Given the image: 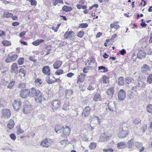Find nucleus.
<instances>
[{
	"label": "nucleus",
	"instance_id": "1",
	"mask_svg": "<svg viewBox=\"0 0 152 152\" xmlns=\"http://www.w3.org/2000/svg\"><path fill=\"white\" fill-rule=\"evenodd\" d=\"M28 91L29 97H34L35 101L37 102H41L44 97L40 91L33 87L28 89Z\"/></svg>",
	"mask_w": 152,
	"mask_h": 152
},
{
	"label": "nucleus",
	"instance_id": "2",
	"mask_svg": "<svg viewBox=\"0 0 152 152\" xmlns=\"http://www.w3.org/2000/svg\"><path fill=\"white\" fill-rule=\"evenodd\" d=\"M128 129L127 126H124L120 129L118 134V137L120 138L125 137L128 134Z\"/></svg>",
	"mask_w": 152,
	"mask_h": 152
},
{
	"label": "nucleus",
	"instance_id": "3",
	"mask_svg": "<svg viewBox=\"0 0 152 152\" xmlns=\"http://www.w3.org/2000/svg\"><path fill=\"white\" fill-rule=\"evenodd\" d=\"M110 131L104 132L99 138V141L102 142L109 140L111 137V135L109 134Z\"/></svg>",
	"mask_w": 152,
	"mask_h": 152
},
{
	"label": "nucleus",
	"instance_id": "4",
	"mask_svg": "<svg viewBox=\"0 0 152 152\" xmlns=\"http://www.w3.org/2000/svg\"><path fill=\"white\" fill-rule=\"evenodd\" d=\"M32 108L31 105L25 103L23 107V111L24 114H28L30 112Z\"/></svg>",
	"mask_w": 152,
	"mask_h": 152
},
{
	"label": "nucleus",
	"instance_id": "5",
	"mask_svg": "<svg viewBox=\"0 0 152 152\" xmlns=\"http://www.w3.org/2000/svg\"><path fill=\"white\" fill-rule=\"evenodd\" d=\"M61 101L58 100H53L51 102L53 106L52 109L56 110L59 108L61 104Z\"/></svg>",
	"mask_w": 152,
	"mask_h": 152
},
{
	"label": "nucleus",
	"instance_id": "6",
	"mask_svg": "<svg viewBox=\"0 0 152 152\" xmlns=\"http://www.w3.org/2000/svg\"><path fill=\"white\" fill-rule=\"evenodd\" d=\"M14 109L18 111L20 108L21 105V101L20 99L14 100L12 104Z\"/></svg>",
	"mask_w": 152,
	"mask_h": 152
},
{
	"label": "nucleus",
	"instance_id": "7",
	"mask_svg": "<svg viewBox=\"0 0 152 152\" xmlns=\"http://www.w3.org/2000/svg\"><path fill=\"white\" fill-rule=\"evenodd\" d=\"M52 144L51 140L49 139L46 138L41 142L40 145L43 147L48 148Z\"/></svg>",
	"mask_w": 152,
	"mask_h": 152
},
{
	"label": "nucleus",
	"instance_id": "8",
	"mask_svg": "<svg viewBox=\"0 0 152 152\" xmlns=\"http://www.w3.org/2000/svg\"><path fill=\"white\" fill-rule=\"evenodd\" d=\"M118 98L121 101L124 100L126 97V93L124 90L120 89L118 93Z\"/></svg>",
	"mask_w": 152,
	"mask_h": 152
},
{
	"label": "nucleus",
	"instance_id": "9",
	"mask_svg": "<svg viewBox=\"0 0 152 152\" xmlns=\"http://www.w3.org/2000/svg\"><path fill=\"white\" fill-rule=\"evenodd\" d=\"M20 95L23 99L28 97L29 96L28 89H25L21 90L20 92Z\"/></svg>",
	"mask_w": 152,
	"mask_h": 152
},
{
	"label": "nucleus",
	"instance_id": "10",
	"mask_svg": "<svg viewBox=\"0 0 152 152\" xmlns=\"http://www.w3.org/2000/svg\"><path fill=\"white\" fill-rule=\"evenodd\" d=\"M2 113V117L4 118H8L11 115L10 111L9 109L3 110Z\"/></svg>",
	"mask_w": 152,
	"mask_h": 152
},
{
	"label": "nucleus",
	"instance_id": "11",
	"mask_svg": "<svg viewBox=\"0 0 152 152\" xmlns=\"http://www.w3.org/2000/svg\"><path fill=\"white\" fill-rule=\"evenodd\" d=\"M151 70V68L148 65L144 64L142 66L141 71L143 73L147 75L148 74V71H149Z\"/></svg>",
	"mask_w": 152,
	"mask_h": 152
},
{
	"label": "nucleus",
	"instance_id": "12",
	"mask_svg": "<svg viewBox=\"0 0 152 152\" xmlns=\"http://www.w3.org/2000/svg\"><path fill=\"white\" fill-rule=\"evenodd\" d=\"M42 71L44 74L47 75V76L50 75V69L48 66H44L42 68Z\"/></svg>",
	"mask_w": 152,
	"mask_h": 152
},
{
	"label": "nucleus",
	"instance_id": "13",
	"mask_svg": "<svg viewBox=\"0 0 152 152\" xmlns=\"http://www.w3.org/2000/svg\"><path fill=\"white\" fill-rule=\"evenodd\" d=\"M18 66L17 64L13 63L11 66L10 72L12 73H17L18 72Z\"/></svg>",
	"mask_w": 152,
	"mask_h": 152
},
{
	"label": "nucleus",
	"instance_id": "14",
	"mask_svg": "<svg viewBox=\"0 0 152 152\" xmlns=\"http://www.w3.org/2000/svg\"><path fill=\"white\" fill-rule=\"evenodd\" d=\"M91 108L89 106H87L83 110V112L82 113V115L83 117L87 116L90 113L91 110Z\"/></svg>",
	"mask_w": 152,
	"mask_h": 152
},
{
	"label": "nucleus",
	"instance_id": "15",
	"mask_svg": "<svg viewBox=\"0 0 152 152\" xmlns=\"http://www.w3.org/2000/svg\"><path fill=\"white\" fill-rule=\"evenodd\" d=\"M108 109L111 111H113L115 109L116 107L115 105V103L114 102H110L108 104Z\"/></svg>",
	"mask_w": 152,
	"mask_h": 152
},
{
	"label": "nucleus",
	"instance_id": "16",
	"mask_svg": "<svg viewBox=\"0 0 152 152\" xmlns=\"http://www.w3.org/2000/svg\"><path fill=\"white\" fill-rule=\"evenodd\" d=\"M70 129L68 126H66L63 130V134L64 137L68 136L70 134Z\"/></svg>",
	"mask_w": 152,
	"mask_h": 152
},
{
	"label": "nucleus",
	"instance_id": "17",
	"mask_svg": "<svg viewBox=\"0 0 152 152\" xmlns=\"http://www.w3.org/2000/svg\"><path fill=\"white\" fill-rule=\"evenodd\" d=\"M137 55L138 58L142 59L145 57L146 53L144 51L140 50L137 53Z\"/></svg>",
	"mask_w": 152,
	"mask_h": 152
},
{
	"label": "nucleus",
	"instance_id": "18",
	"mask_svg": "<svg viewBox=\"0 0 152 152\" xmlns=\"http://www.w3.org/2000/svg\"><path fill=\"white\" fill-rule=\"evenodd\" d=\"M73 91L71 89H66L65 92V97L66 98H69L70 96L72 95Z\"/></svg>",
	"mask_w": 152,
	"mask_h": 152
},
{
	"label": "nucleus",
	"instance_id": "19",
	"mask_svg": "<svg viewBox=\"0 0 152 152\" xmlns=\"http://www.w3.org/2000/svg\"><path fill=\"white\" fill-rule=\"evenodd\" d=\"M74 34L72 31H66L64 35V37L65 39H67L70 37Z\"/></svg>",
	"mask_w": 152,
	"mask_h": 152
},
{
	"label": "nucleus",
	"instance_id": "20",
	"mask_svg": "<svg viewBox=\"0 0 152 152\" xmlns=\"http://www.w3.org/2000/svg\"><path fill=\"white\" fill-rule=\"evenodd\" d=\"M14 122L12 119H10L7 124V127L10 129H12L14 127Z\"/></svg>",
	"mask_w": 152,
	"mask_h": 152
},
{
	"label": "nucleus",
	"instance_id": "21",
	"mask_svg": "<svg viewBox=\"0 0 152 152\" xmlns=\"http://www.w3.org/2000/svg\"><path fill=\"white\" fill-rule=\"evenodd\" d=\"M62 64V61H57L55 63L53 64V66L54 68L55 69H58L60 66H61Z\"/></svg>",
	"mask_w": 152,
	"mask_h": 152
},
{
	"label": "nucleus",
	"instance_id": "22",
	"mask_svg": "<svg viewBox=\"0 0 152 152\" xmlns=\"http://www.w3.org/2000/svg\"><path fill=\"white\" fill-rule=\"evenodd\" d=\"M117 145L118 148L119 149H122L126 147V144L123 142L118 143Z\"/></svg>",
	"mask_w": 152,
	"mask_h": 152
},
{
	"label": "nucleus",
	"instance_id": "23",
	"mask_svg": "<svg viewBox=\"0 0 152 152\" xmlns=\"http://www.w3.org/2000/svg\"><path fill=\"white\" fill-rule=\"evenodd\" d=\"M114 91V87H111L107 90L106 93L108 95L112 96L113 94Z\"/></svg>",
	"mask_w": 152,
	"mask_h": 152
},
{
	"label": "nucleus",
	"instance_id": "24",
	"mask_svg": "<svg viewBox=\"0 0 152 152\" xmlns=\"http://www.w3.org/2000/svg\"><path fill=\"white\" fill-rule=\"evenodd\" d=\"M62 9V10L66 12H70L72 10V8L71 7L66 5L64 6Z\"/></svg>",
	"mask_w": 152,
	"mask_h": 152
},
{
	"label": "nucleus",
	"instance_id": "25",
	"mask_svg": "<svg viewBox=\"0 0 152 152\" xmlns=\"http://www.w3.org/2000/svg\"><path fill=\"white\" fill-rule=\"evenodd\" d=\"M35 85L39 87L42 83V81L41 79L37 78L34 81Z\"/></svg>",
	"mask_w": 152,
	"mask_h": 152
},
{
	"label": "nucleus",
	"instance_id": "26",
	"mask_svg": "<svg viewBox=\"0 0 152 152\" xmlns=\"http://www.w3.org/2000/svg\"><path fill=\"white\" fill-rule=\"evenodd\" d=\"M44 40L42 39H38L32 42V44L34 45L37 46L41 43L44 42Z\"/></svg>",
	"mask_w": 152,
	"mask_h": 152
},
{
	"label": "nucleus",
	"instance_id": "27",
	"mask_svg": "<svg viewBox=\"0 0 152 152\" xmlns=\"http://www.w3.org/2000/svg\"><path fill=\"white\" fill-rule=\"evenodd\" d=\"M46 81L49 84H51L54 83L53 80L50 78V75H48L46 78Z\"/></svg>",
	"mask_w": 152,
	"mask_h": 152
},
{
	"label": "nucleus",
	"instance_id": "28",
	"mask_svg": "<svg viewBox=\"0 0 152 152\" xmlns=\"http://www.w3.org/2000/svg\"><path fill=\"white\" fill-rule=\"evenodd\" d=\"M118 84L120 86H122L124 84V78L122 77H121L118 78Z\"/></svg>",
	"mask_w": 152,
	"mask_h": 152
},
{
	"label": "nucleus",
	"instance_id": "29",
	"mask_svg": "<svg viewBox=\"0 0 152 152\" xmlns=\"http://www.w3.org/2000/svg\"><path fill=\"white\" fill-rule=\"evenodd\" d=\"M127 144L128 148H132L134 146V140L132 139L129 141Z\"/></svg>",
	"mask_w": 152,
	"mask_h": 152
},
{
	"label": "nucleus",
	"instance_id": "30",
	"mask_svg": "<svg viewBox=\"0 0 152 152\" xmlns=\"http://www.w3.org/2000/svg\"><path fill=\"white\" fill-rule=\"evenodd\" d=\"M100 95L99 94H96L94 95V100L95 101H97L100 100Z\"/></svg>",
	"mask_w": 152,
	"mask_h": 152
},
{
	"label": "nucleus",
	"instance_id": "31",
	"mask_svg": "<svg viewBox=\"0 0 152 152\" xmlns=\"http://www.w3.org/2000/svg\"><path fill=\"white\" fill-rule=\"evenodd\" d=\"M8 56L10 57L11 58V59L13 61L15 60L18 58L17 55L15 54H12L10 55L9 54Z\"/></svg>",
	"mask_w": 152,
	"mask_h": 152
},
{
	"label": "nucleus",
	"instance_id": "32",
	"mask_svg": "<svg viewBox=\"0 0 152 152\" xmlns=\"http://www.w3.org/2000/svg\"><path fill=\"white\" fill-rule=\"evenodd\" d=\"M69 105L67 102H65L63 106L62 109L65 110H67L69 109Z\"/></svg>",
	"mask_w": 152,
	"mask_h": 152
},
{
	"label": "nucleus",
	"instance_id": "33",
	"mask_svg": "<svg viewBox=\"0 0 152 152\" xmlns=\"http://www.w3.org/2000/svg\"><path fill=\"white\" fill-rule=\"evenodd\" d=\"M147 111L149 113H152V104H148L146 107Z\"/></svg>",
	"mask_w": 152,
	"mask_h": 152
},
{
	"label": "nucleus",
	"instance_id": "34",
	"mask_svg": "<svg viewBox=\"0 0 152 152\" xmlns=\"http://www.w3.org/2000/svg\"><path fill=\"white\" fill-rule=\"evenodd\" d=\"M96 143L95 142H91L89 145V147L91 149H94L96 147Z\"/></svg>",
	"mask_w": 152,
	"mask_h": 152
},
{
	"label": "nucleus",
	"instance_id": "35",
	"mask_svg": "<svg viewBox=\"0 0 152 152\" xmlns=\"http://www.w3.org/2000/svg\"><path fill=\"white\" fill-rule=\"evenodd\" d=\"M134 145L136 147L139 149L140 148L142 145V143L141 142H136L134 143Z\"/></svg>",
	"mask_w": 152,
	"mask_h": 152
},
{
	"label": "nucleus",
	"instance_id": "36",
	"mask_svg": "<svg viewBox=\"0 0 152 152\" xmlns=\"http://www.w3.org/2000/svg\"><path fill=\"white\" fill-rule=\"evenodd\" d=\"M15 82V81L10 80V83L8 84V85L7 86L8 88H12L14 84V83Z\"/></svg>",
	"mask_w": 152,
	"mask_h": 152
},
{
	"label": "nucleus",
	"instance_id": "37",
	"mask_svg": "<svg viewBox=\"0 0 152 152\" xmlns=\"http://www.w3.org/2000/svg\"><path fill=\"white\" fill-rule=\"evenodd\" d=\"M99 70H103L102 71L103 72H107L108 71V69L106 67L103 66H100L98 67Z\"/></svg>",
	"mask_w": 152,
	"mask_h": 152
},
{
	"label": "nucleus",
	"instance_id": "38",
	"mask_svg": "<svg viewBox=\"0 0 152 152\" xmlns=\"http://www.w3.org/2000/svg\"><path fill=\"white\" fill-rule=\"evenodd\" d=\"M2 43L4 46H7L11 45V42L7 40H4L2 41Z\"/></svg>",
	"mask_w": 152,
	"mask_h": 152
},
{
	"label": "nucleus",
	"instance_id": "39",
	"mask_svg": "<svg viewBox=\"0 0 152 152\" xmlns=\"http://www.w3.org/2000/svg\"><path fill=\"white\" fill-rule=\"evenodd\" d=\"M147 81L150 84L152 83V74H150L148 76Z\"/></svg>",
	"mask_w": 152,
	"mask_h": 152
},
{
	"label": "nucleus",
	"instance_id": "40",
	"mask_svg": "<svg viewBox=\"0 0 152 152\" xmlns=\"http://www.w3.org/2000/svg\"><path fill=\"white\" fill-rule=\"evenodd\" d=\"M26 71L23 69L21 68L19 70V73H20V75L23 76H24L25 75Z\"/></svg>",
	"mask_w": 152,
	"mask_h": 152
},
{
	"label": "nucleus",
	"instance_id": "41",
	"mask_svg": "<svg viewBox=\"0 0 152 152\" xmlns=\"http://www.w3.org/2000/svg\"><path fill=\"white\" fill-rule=\"evenodd\" d=\"M88 26V24L87 23H83L79 25V28H86Z\"/></svg>",
	"mask_w": 152,
	"mask_h": 152
},
{
	"label": "nucleus",
	"instance_id": "42",
	"mask_svg": "<svg viewBox=\"0 0 152 152\" xmlns=\"http://www.w3.org/2000/svg\"><path fill=\"white\" fill-rule=\"evenodd\" d=\"M77 78V83H79L81 82H83L84 80V79L81 77H80V76H78Z\"/></svg>",
	"mask_w": 152,
	"mask_h": 152
},
{
	"label": "nucleus",
	"instance_id": "43",
	"mask_svg": "<svg viewBox=\"0 0 152 152\" xmlns=\"http://www.w3.org/2000/svg\"><path fill=\"white\" fill-rule=\"evenodd\" d=\"M6 105L5 102L3 99L0 100V108L3 107Z\"/></svg>",
	"mask_w": 152,
	"mask_h": 152
},
{
	"label": "nucleus",
	"instance_id": "44",
	"mask_svg": "<svg viewBox=\"0 0 152 152\" xmlns=\"http://www.w3.org/2000/svg\"><path fill=\"white\" fill-rule=\"evenodd\" d=\"M24 58H20L18 60V62L19 65L23 64L24 63Z\"/></svg>",
	"mask_w": 152,
	"mask_h": 152
},
{
	"label": "nucleus",
	"instance_id": "45",
	"mask_svg": "<svg viewBox=\"0 0 152 152\" xmlns=\"http://www.w3.org/2000/svg\"><path fill=\"white\" fill-rule=\"evenodd\" d=\"M132 78L127 77L125 80V82L127 84H129L132 82Z\"/></svg>",
	"mask_w": 152,
	"mask_h": 152
},
{
	"label": "nucleus",
	"instance_id": "46",
	"mask_svg": "<svg viewBox=\"0 0 152 152\" xmlns=\"http://www.w3.org/2000/svg\"><path fill=\"white\" fill-rule=\"evenodd\" d=\"M63 72V71L62 69L57 70L55 72V74L57 75H60Z\"/></svg>",
	"mask_w": 152,
	"mask_h": 152
},
{
	"label": "nucleus",
	"instance_id": "47",
	"mask_svg": "<svg viewBox=\"0 0 152 152\" xmlns=\"http://www.w3.org/2000/svg\"><path fill=\"white\" fill-rule=\"evenodd\" d=\"M84 32L83 31H80L78 33L77 36L79 37L82 38L83 36Z\"/></svg>",
	"mask_w": 152,
	"mask_h": 152
},
{
	"label": "nucleus",
	"instance_id": "48",
	"mask_svg": "<svg viewBox=\"0 0 152 152\" xmlns=\"http://www.w3.org/2000/svg\"><path fill=\"white\" fill-rule=\"evenodd\" d=\"M3 15L5 17L9 18L11 17V16L12 15V14L9 12H5Z\"/></svg>",
	"mask_w": 152,
	"mask_h": 152
},
{
	"label": "nucleus",
	"instance_id": "49",
	"mask_svg": "<svg viewBox=\"0 0 152 152\" xmlns=\"http://www.w3.org/2000/svg\"><path fill=\"white\" fill-rule=\"evenodd\" d=\"M26 84L25 83H20L18 85V87L20 88H24L25 87Z\"/></svg>",
	"mask_w": 152,
	"mask_h": 152
},
{
	"label": "nucleus",
	"instance_id": "50",
	"mask_svg": "<svg viewBox=\"0 0 152 152\" xmlns=\"http://www.w3.org/2000/svg\"><path fill=\"white\" fill-rule=\"evenodd\" d=\"M95 61V60L94 58L88 60V63L89 65H91L94 64V63Z\"/></svg>",
	"mask_w": 152,
	"mask_h": 152
},
{
	"label": "nucleus",
	"instance_id": "51",
	"mask_svg": "<svg viewBox=\"0 0 152 152\" xmlns=\"http://www.w3.org/2000/svg\"><path fill=\"white\" fill-rule=\"evenodd\" d=\"M103 152H113V150L112 148H107L103 150Z\"/></svg>",
	"mask_w": 152,
	"mask_h": 152
},
{
	"label": "nucleus",
	"instance_id": "52",
	"mask_svg": "<svg viewBox=\"0 0 152 152\" xmlns=\"http://www.w3.org/2000/svg\"><path fill=\"white\" fill-rule=\"evenodd\" d=\"M141 120L139 118H136L133 121V123L135 124H138L140 122Z\"/></svg>",
	"mask_w": 152,
	"mask_h": 152
},
{
	"label": "nucleus",
	"instance_id": "53",
	"mask_svg": "<svg viewBox=\"0 0 152 152\" xmlns=\"http://www.w3.org/2000/svg\"><path fill=\"white\" fill-rule=\"evenodd\" d=\"M79 86L80 91H84L85 88H84V85L80 84L79 85Z\"/></svg>",
	"mask_w": 152,
	"mask_h": 152
},
{
	"label": "nucleus",
	"instance_id": "54",
	"mask_svg": "<svg viewBox=\"0 0 152 152\" xmlns=\"http://www.w3.org/2000/svg\"><path fill=\"white\" fill-rule=\"evenodd\" d=\"M5 61L7 63H10L13 62V61L11 59V58L8 56L7 57L6 59L5 60Z\"/></svg>",
	"mask_w": 152,
	"mask_h": 152
},
{
	"label": "nucleus",
	"instance_id": "55",
	"mask_svg": "<svg viewBox=\"0 0 152 152\" xmlns=\"http://www.w3.org/2000/svg\"><path fill=\"white\" fill-rule=\"evenodd\" d=\"M94 88V87L91 85H89L88 87L87 88V89L89 91L93 90Z\"/></svg>",
	"mask_w": 152,
	"mask_h": 152
},
{
	"label": "nucleus",
	"instance_id": "56",
	"mask_svg": "<svg viewBox=\"0 0 152 152\" xmlns=\"http://www.w3.org/2000/svg\"><path fill=\"white\" fill-rule=\"evenodd\" d=\"M31 5L32 6H36L37 4V2L35 0H31Z\"/></svg>",
	"mask_w": 152,
	"mask_h": 152
},
{
	"label": "nucleus",
	"instance_id": "57",
	"mask_svg": "<svg viewBox=\"0 0 152 152\" xmlns=\"http://www.w3.org/2000/svg\"><path fill=\"white\" fill-rule=\"evenodd\" d=\"M147 129V126L146 125H143L142 128L141 130L143 132H144Z\"/></svg>",
	"mask_w": 152,
	"mask_h": 152
},
{
	"label": "nucleus",
	"instance_id": "58",
	"mask_svg": "<svg viewBox=\"0 0 152 152\" xmlns=\"http://www.w3.org/2000/svg\"><path fill=\"white\" fill-rule=\"evenodd\" d=\"M10 137L13 140H15L16 139V137L14 134H11L10 135Z\"/></svg>",
	"mask_w": 152,
	"mask_h": 152
},
{
	"label": "nucleus",
	"instance_id": "59",
	"mask_svg": "<svg viewBox=\"0 0 152 152\" xmlns=\"http://www.w3.org/2000/svg\"><path fill=\"white\" fill-rule=\"evenodd\" d=\"M119 53L122 55H124L126 53V50L124 49H122L119 51Z\"/></svg>",
	"mask_w": 152,
	"mask_h": 152
},
{
	"label": "nucleus",
	"instance_id": "60",
	"mask_svg": "<svg viewBox=\"0 0 152 152\" xmlns=\"http://www.w3.org/2000/svg\"><path fill=\"white\" fill-rule=\"evenodd\" d=\"M107 77L105 76H104L103 77V83H104V84L107 83Z\"/></svg>",
	"mask_w": 152,
	"mask_h": 152
},
{
	"label": "nucleus",
	"instance_id": "61",
	"mask_svg": "<svg viewBox=\"0 0 152 152\" xmlns=\"http://www.w3.org/2000/svg\"><path fill=\"white\" fill-rule=\"evenodd\" d=\"M29 59L31 61H32L34 62H35L36 61V60L34 58V56H31L29 57Z\"/></svg>",
	"mask_w": 152,
	"mask_h": 152
},
{
	"label": "nucleus",
	"instance_id": "62",
	"mask_svg": "<svg viewBox=\"0 0 152 152\" xmlns=\"http://www.w3.org/2000/svg\"><path fill=\"white\" fill-rule=\"evenodd\" d=\"M24 131L21 129H19L17 130V133L18 134H19L23 133Z\"/></svg>",
	"mask_w": 152,
	"mask_h": 152
},
{
	"label": "nucleus",
	"instance_id": "63",
	"mask_svg": "<svg viewBox=\"0 0 152 152\" xmlns=\"http://www.w3.org/2000/svg\"><path fill=\"white\" fill-rule=\"evenodd\" d=\"M26 33V31H22L19 34V36L20 37H22L23 36L25 35Z\"/></svg>",
	"mask_w": 152,
	"mask_h": 152
},
{
	"label": "nucleus",
	"instance_id": "64",
	"mask_svg": "<svg viewBox=\"0 0 152 152\" xmlns=\"http://www.w3.org/2000/svg\"><path fill=\"white\" fill-rule=\"evenodd\" d=\"M74 75V74L72 73L69 72L67 74V76L68 77H71L72 76H73Z\"/></svg>",
	"mask_w": 152,
	"mask_h": 152
}]
</instances>
